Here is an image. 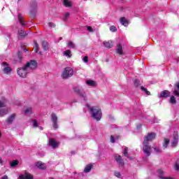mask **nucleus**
Returning <instances> with one entry per match:
<instances>
[{"mask_svg": "<svg viewBox=\"0 0 179 179\" xmlns=\"http://www.w3.org/2000/svg\"><path fill=\"white\" fill-rule=\"evenodd\" d=\"M17 73L20 78H26L27 73H30V71L28 70L27 67L24 66L23 67L18 68Z\"/></svg>", "mask_w": 179, "mask_h": 179, "instance_id": "obj_3", "label": "nucleus"}, {"mask_svg": "<svg viewBox=\"0 0 179 179\" xmlns=\"http://www.w3.org/2000/svg\"><path fill=\"white\" fill-rule=\"evenodd\" d=\"M1 179H9V178H8V176L5 175L2 176Z\"/></svg>", "mask_w": 179, "mask_h": 179, "instance_id": "obj_49", "label": "nucleus"}, {"mask_svg": "<svg viewBox=\"0 0 179 179\" xmlns=\"http://www.w3.org/2000/svg\"><path fill=\"white\" fill-rule=\"evenodd\" d=\"M115 159L117 163V164H119L120 167H122L124 164V159H122V157L120 155H116L115 157Z\"/></svg>", "mask_w": 179, "mask_h": 179, "instance_id": "obj_12", "label": "nucleus"}, {"mask_svg": "<svg viewBox=\"0 0 179 179\" xmlns=\"http://www.w3.org/2000/svg\"><path fill=\"white\" fill-rule=\"evenodd\" d=\"M18 58L20 61H22V55H20V53L18 54Z\"/></svg>", "mask_w": 179, "mask_h": 179, "instance_id": "obj_52", "label": "nucleus"}, {"mask_svg": "<svg viewBox=\"0 0 179 179\" xmlns=\"http://www.w3.org/2000/svg\"><path fill=\"white\" fill-rule=\"evenodd\" d=\"M173 94H174L175 96H176V97H179V92H178V90H175L173 91Z\"/></svg>", "mask_w": 179, "mask_h": 179, "instance_id": "obj_40", "label": "nucleus"}, {"mask_svg": "<svg viewBox=\"0 0 179 179\" xmlns=\"http://www.w3.org/2000/svg\"><path fill=\"white\" fill-rule=\"evenodd\" d=\"M2 65L3 66V73H6V75H10V73L12 72V69L9 66L8 63L3 62Z\"/></svg>", "mask_w": 179, "mask_h": 179, "instance_id": "obj_8", "label": "nucleus"}, {"mask_svg": "<svg viewBox=\"0 0 179 179\" xmlns=\"http://www.w3.org/2000/svg\"><path fill=\"white\" fill-rule=\"evenodd\" d=\"M64 55H65V57L67 58H71L72 57V52L71 50H67L64 52Z\"/></svg>", "mask_w": 179, "mask_h": 179, "instance_id": "obj_23", "label": "nucleus"}, {"mask_svg": "<svg viewBox=\"0 0 179 179\" xmlns=\"http://www.w3.org/2000/svg\"><path fill=\"white\" fill-rule=\"evenodd\" d=\"M116 52L117 54H119V55H124V52H122V45L120 43L117 45Z\"/></svg>", "mask_w": 179, "mask_h": 179, "instance_id": "obj_14", "label": "nucleus"}, {"mask_svg": "<svg viewBox=\"0 0 179 179\" xmlns=\"http://www.w3.org/2000/svg\"><path fill=\"white\" fill-rule=\"evenodd\" d=\"M31 113H33V109L31 108V107L26 108V109L24 110L25 114H31Z\"/></svg>", "mask_w": 179, "mask_h": 179, "instance_id": "obj_31", "label": "nucleus"}, {"mask_svg": "<svg viewBox=\"0 0 179 179\" xmlns=\"http://www.w3.org/2000/svg\"><path fill=\"white\" fill-rule=\"evenodd\" d=\"M17 164H19V161H17V160H14V161L10 162V165L11 167H16V166H17Z\"/></svg>", "mask_w": 179, "mask_h": 179, "instance_id": "obj_32", "label": "nucleus"}, {"mask_svg": "<svg viewBox=\"0 0 179 179\" xmlns=\"http://www.w3.org/2000/svg\"><path fill=\"white\" fill-rule=\"evenodd\" d=\"M110 142L111 143H115V138H114L113 136H110Z\"/></svg>", "mask_w": 179, "mask_h": 179, "instance_id": "obj_41", "label": "nucleus"}, {"mask_svg": "<svg viewBox=\"0 0 179 179\" xmlns=\"http://www.w3.org/2000/svg\"><path fill=\"white\" fill-rule=\"evenodd\" d=\"M141 90H143V92H145V93L147 94L148 96H150V92L148 91V89L141 87Z\"/></svg>", "mask_w": 179, "mask_h": 179, "instance_id": "obj_37", "label": "nucleus"}, {"mask_svg": "<svg viewBox=\"0 0 179 179\" xmlns=\"http://www.w3.org/2000/svg\"><path fill=\"white\" fill-rule=\"evenodd\" d=\"M170 103H171V104H176V103H177V101L176 100V96H171Z\"/></svg>", "mask_w": 179, "mask_h": 179, "instance_id": "obj_35", "label": "nucleus"}, {"mask_svg": "<svg viewBox=\"0 0 179 179\" xmlns=\"http://www.w3.org/2000/svg\"><path fill=\"white\" fill-rule=\"evenodd\" d=\"M34 51L38 52V43L36 41H34Z\"/></svg>", "mask_w": 179, "mask_h": 179, "instance_id": "obj_36", "label": "nucleus"}, {"mask_svg": "<svg viewBox=\"0 0 179 179\" xmlns=\"http://www.w3.org/2000/svg\"><path fill=\"white\" fill-rule=\"evenodd\" d=\"M20 179H33V176L30 173H24V175L20 176Z\"/></svg>", "mask_w": 179, "mask_h": 179, "instance_id": "obj_17", "label": "nucleus"}, {"mask_svg": "<svg viewBox=\"0 0 179 179\" xmlns=\"http://www.w3.org/2000/svg\"><path fill=\"white\" fill-rule=\"evenodd\" d=\"M68 45H69V48H73V49H74V48H76V45L75 43H73V42H72V41H69V42L68 43Z\"/></svg>", "mask_w": 179, "mask_h": 179, "instance_id": "obj_33", "label": "nucleus"}, {"mask_svg": "<svg viewBox=\"0 0 179 179\" xmlns=\"http://www.w3.org/2000/svg\"><path fill=\"white\" fill-rule=\"evenodd\" d=\"M92 117L94 118L96 121H100L101 120V109L96 108L94 107L90 108Z\"/></svg>", "mask_w": 179, "mask_h": 179, "instance_id": "obj_1", "label": "nucleus"}, {"mask_svg": "<svg viewBox=\"0 0 179 179\" xmlns=\"http://www.w3.org/2000/svg\"><path fill=\"white\" fill-rule=\"evenodd\" d=\"M175 170H176V171H178V170H179V164L178 163H176L175 164Z\"/></svg>", "mask_w": 179, "mask_h": 179, "instance_id": "obj_45", "label": "nucleus"}, {"mask_svg": "<svg viewBox=\"0 0 179 179\" xmlns=\"http://www.w3.org/2000/svg\"><path fill=\"white\" fill-rule=\"evenodd\" d=\"M63 4L66 8H72L73 3L69 0H63Z\"/></svg>", "mask_w": 179, "mask_h": 179, "instance_id": "obj_18", "label": "nucleus"}, {"mask_svg": "<svg viewBox=\"0 0 179 179\" xmlns=\"http://www.w3.org/2000/svg\"><path fill=\"white\" fill-rule=\"evenodd\" d=\"M176 86L178 90H179V83H176Z\"/></svg>", "mask_w": 179, "mask_h": 179, "instance_id": "obj_53", "label": "nucleus"}, {"mask_svg": "<svg viewBox=\"0 0 179 179\" xmlns=\"http://www.w3.org/2000/svg\"><path fill=\"white\" fill-rule=\"evenodd\" d=\"M115 177H117V178H121V177H122L121 173L118 171L115 172Z\"/></svg>", "mask_w": 179, "mask_h": 179, "instance_id": "obj_38", "label": "nucleus"}, {"mask_svg": "<svg viewBox=\"0 0 179 179\" xmlns=\"http://www.w3.org/2000/svg\"><path fill=\"white\" fill-rule=\"evenodd\" d=\"M143 152L146 155V156H150L152 153V147L149 145V143L143 141Z\"/></svg>", "mask_w": 179, "mask_h": 179, "instance_id": "obj_4", "label": "nucleus"}, {"mask_svg": "<svg viewBox=\"0 0 179 179\" xmlns=\"http://www.w3.org/2000/svg\"><path fill=\"white\" fill-rule=\"evenodd\" d=\"M163 179H176V178H172V177H164V178H163Z\"/></svg>", "mask_w": 179, "mask_h": 179, "instance_id": "obj_51", "label": "nucleus"}, {"mask_svg": "<svg viewBox=\"0 0 179 179\" xmlns=\"http://www.w3.org/2000/svg\"><path fill=\"white\" fill-rule=\"evenodd\" d=\"M0 164H1V166H3V160H2V158L0 157Z\"/></svg>", "mask_w": 179, "mask_h": 179, "instance_id": "obj_50", "label": "nucleus"}, {"mask_svg": "<svg viewBox=\"0 0 179 179\" xmlns=\"http://www.w3.org/2000/svg\"><path fill=\"white\" fill-rule=\"evenodd\" d=\"M86 83L88 85V86H94L96 85V82L92 80H87Z\"/></svg>", "mask_w": 179, "mask_h": 179, "instance_id": "obj_30", "label": "nucleus"}, {"mask_svg": "<svg viewBox=\"0 0 179 179\" xmlns=\"http://www.w3.org/2000/svg\"><path fill=\"white\" fill-rule=\"evenodd\" d=\"M70 15L71 14L69 13H66L64 15L63 20L64 22H66V20H68V19L69 18Z\"/></svg>", "mask_w": 179, "mask_h": 179, "instance_id": "obj_34", "label": "nucleus"}, {"mask_svg": "<svg viewBox=\"0 0 179 179\" xmlns=\"http://www.w3.org/2000/svg\"><path fill=\"white\" fill-rule=\"evenodd\" d=\"M157 173H158V177L160 179H163L164 178V171L162 169H159L157 171Z\"/></svg>", "mask_w": 179, "mask_h": 179, "instance_id": "obj_24", "label": "nucleus"}, {"mask_svg": "<svg viewBox=\"0 0 179 179\" xmlns=\"http://www.w3.org/2000/svg\"><path fill=\"white\" fill-rule=\"evenodd\" d=\"M71 76H73V69L71 67L65 68L62 72V78L63 79H68L69 78H71Z\"/></svg>", "mask_w": 179, "mask_h": 179, "instance_id": "obj_2", "label": "nucleus"}, {"mask_svg": "<svg viewBox=\"0 0 179 179\" xmlns=\"http://www.w3.org/2000/svg\"><path fill=\"white\" fill-rule=\"evenodd\" d=\"M49 179H54L53 178H50Z\"/></svg>", "mask_w": 179, "mask_h": 179, "instance_id": "obj_55", "label": "nucleus"}, {"mask_svg": "<svg viewBox=\"0 0 179 179\" xmlns=\"http://www.w3.org/2000/svg\"><path fill=\"white\" fill-rule=\"evenodd\" d=\"M48 26L49 27H55V24L52 22H49Z\"/></svg>", "mask_w": 179, "mask_h": 179, "instance_id": "obj_44", "label": "nucleus"}, {"mask_svg": "<svg viewBox=\"0 0 179 179\" xmlns=\"http://www.w3.org/2000/svg\"><path fill=\"white\" fill-rule=\"evenodd\" d=\"M156 138V134L155 133H150L148 136H146L144 138V142H147V143H149V142H152L153 139Z\"/></svg>", "mask_w": 179, "mask_h": 179, "instance_id": "obj_10", "label": "nucleus"}, {"mask_svg": "<svg viewBox=\"0 0 179 179\" xmlns=\"http://www.w3.org/2000/svg\"><path fill=\"white\" fill-rule=\"evenodd\" d=\"M83 61H84V62H85V63L89 62V57H88L87 56L84 57Z\"/></svg>", "mask_w": 179, "mask_h": 179, "instance_id": "obj_43", "label": "nucleus"}, {"mask_svg": "<svg viewBox=\"0 0 179 179\" xmlns=\"http://www.w3.org/2000/svg\"><path fill=\"white\" fill-rule=\"evenodd\" d=\"M178 143V134L174 133L173 134V141L171 142V145L173 148H176L177 146V144Z\"/></svg>", "mask_w": 179, "mask_h": 179, "instance_id": "obj_13", "label": "nucleus"}, {"mask_svg": "<svg viewBox=\"0 0 179 179\" xmlns=\"http://www.w3.org/2000/svg\"><path fill=\"white\" fill-rule=\"evenodd\" d=\"M110 31H113V32L117 31V27H115V26H111L110 27Z\"/></svg>", "mask_w": 179, "mask_h": 179, "instance_id": "obj_39", "label": "nucleus"}, {"mask_svg": "<svg viewBox=\"0 0 179 179\" xmlns=\"http://www.w3.org/2000/svg\"><path fill=\"white\" fill-rule=\"evenodd\" d=\"M87 30H88V31H93L92 27H87Z\"/></svg>", "mask_w": 179, "mask_h": 179, "instance_id": "obj_48", "label": "nucleus"}, {"mask_svg": "<svg viewBox=\"0 0 179 179\" xmlns=\"http://www.w3.org/2000/svg\"><path fill=\"white\" fill-rule=\"evenodd\" d=\"M159 97H170V92L168 90L162 91L159 94Z\"/></svg>", "mask_w": 179, "mask_h": 179, "instance_id": "obj_19", "label": "nucleus"}, {"mask_svg": "<svg viewBox=\"0 0 179 179\" xmlns=\"http://www.w3.org/2000/svg\"><path fill=\"white\" fill-rule=\"evenodd\" d=\"M25 36H27V33H26V31H23L22 29H20L18 31V37H19V38H22V37H25Z\"/></svg>", "mask_w": 179, "mask_h": 179, "instance_id": "obj_21", "label": "nucleus"}, {"mask_svg": "<svg viewBox=\"0 0 179 179\" xmlns=\"http://www.w3.org/2000/svg\"><path fill=\"white\" fill-rule=\"evenodd\" d=\"M18 22H20L22 27H24V26H26V22L23 19V16L22 15V14H18Z\"/></svg>", "mask_w": 179, "mask_h": 179, "instance_id": "obj_15", "label": "nucleus"}, {"mask_svg": "<svg viewBox=\"0 0 179 179\" xmlns=\"http://www.w3.org/2000/svg\"><path fill=\"white\" fill-rule=\"evenodd\" d=\"M153 149H154L155 152H156L157 153H159L160 148H159L157 147H154Z\"/></svg>", "mask_w": 179, "mask_h": 179, "instance_id": "obj_42", "label": "nucleus"}, {"mask_svg": "<svg viewBox=\"0 0 179 179\" xmlns=\"http://www.w3.org/2000/svg\"><path fill=\"white\" fill-rule=\"evenodd\" d=\"M103 45L106 47V48H111V47H113V41L103 42Z\"/></svg>", "mask_w": 179, "mask_h": 179, "instance_id": "obj_25", "label": "nucleus"}, {"mask_svg": "<svg viewBox=\"0 0 179 179\" xmlns=\"http://www.w3.org/2000/svg\"><path fill=\"white\" fill-rule=\"evenodd\" d=\"M134 85L135 86H139V80H134Z\"/></svg>", "mask_w": 179, "mask_h": 179, "instance_id": "obj_47", "label": "nucleus"}, {"mask_svg": "<svg viewBox=\"0 0 179 179\" xmlns=\"http://www.w3.org/2000/svg\"><path fill=\"white\" fill-rule=\"evenodd\" d=\"M33 127H34L35 128H37V127H38L37 121L33 120Z\"/></svg>", "mask_w": 179, "mask_h": 179, "instance_id": "obj_46", "label": "nucleus"}, {"mask_svg": "<svg viewBox=\"0 0 179 179\" xmlns=\"http://www.w3.org/2000/svg\"><path fill=\"white\" fill-rule=\"evenodd\" d=\"M42 47H43V50H44L45 51H48V50L50 49V46H49V45H48V43H47V42H45V41H43V42H42Z\"/></svg>", "mask_w": 179, "mask_h": 179, "instance_id": "obj_22", "label": "nucleus"}, {"mask_svg": "<svg viewBox=\"0 0 179 179\" xmlns=\"http://www.w3.org/2000/svg\"><path fill=\"white\" fill-rule=\"evenodd\" d=\"M27 51H28L27 49H24V52H27Z\"/></svg>", "mask_w": 179, "mask_h": 179, "instance_id": "obj_54", "label": "nucleus"}, {"mask_svg": "<svg viewBox=\"0 0 179 179\" xmlns=\"http://www.w3.org/2000/svg\"><path fill=\"white\" fill-rule=\"evenodd\" d=\"M123 155L124 156H125L126 157H127V159H129L131 160V158L129 157V155H128V148H124V150H123Z\"/></svg>", "mask_w": 179, "mask_h": 179, "instance_id": "obj_29", "label": "nucleus"}, {"mask_svg": "<svg viewBox=\"0 0 179 179\" xmlns=\"http://www.w3.org/2000/svg\"><path fill=\"white\" fill-rule=\"evenodd\" d=\"M25 66L30 72L31 71H33L37 68V62H36V60H31L25 64Z\"/></svg>", "mask_w": 179, "mask_h": 179, "instance_id": "obj_7", "label": "nucleus"}, {"mask_svg": "<svg viewBox=\"0 0 179 179\" xmlns=\"http://www.w3.org/2000/svg\"><path fill=\"white\" fill-rule=\"evenodd\" d=\"M93 168V165L92 164H89L84 169V173H90L92 169Z\"/></svg>", "mask_w": 179, "mask_h": 179, "instance_id": "obj_20", "label": "nucleus"}, {"mask_svg": "<svg viewBox=\"0 0 179 179\" xmlns=\"http://www.w3.org/2000/svg\"><path fill=\"white\" fill-rule=\"evenodd\" d=\"M9 113V108L6 106V103L0 101V115H6Z\"/></svg>", "mask_w": 179, "mask_h": 179, "instance_id": "obj_6", "label": "nucleus"}, {"mask_svg": "<svg viewBox=\"0 0 179 179\" xmlns=\"http://www.w3.org/2000/svg\"><path fill=\"white\" fill-rule=\"evenodd\" d=\"M15 117H16V115L15 114L11 115L8 119V124H12V122H13V120H15Z\"/></svg>", "mask_w": 179, "mask_h": 179, "instance_id": "obj_27", "label": "nucleus"}, {"mask_svg": "<svg viewBox=\"0 0 179 179\" xmlns=\"http://www.w3.org/2000/svg\"><path fill=\"white\" fill-rule=\"evenodd\" d=\"M51 117L52 121L53 122V127L55 128V129H57V128H58V117H57V115H55V113H52Z\"/></svg>", "mask_w": 179, "mask_h": 179, "instance_id": "obj_11", "label": "nucleus"}, {"mask_svg": "<svg viewBox=\"0 0 179 179\" xmlns=\"http://www.w3.org/2000/svg\"><path fill=\"white\" fill-rule=\"evenodd\" d=\"M169 143H170V140H169V138H164V143L163 144V148H164V149L167 148V146H169Z\"/></svg>", "mask_w": 179, "mask_h": 179, "instance_id": "obj_28", "label": "nucleus"}, {"mask_svg": "<svg viewBox=\"0 0 179 179\" xmlns=\"http://www.w3.org/2000/svg\"><path fill=\"white\" fill-rule=\"evenodd\" d=\"M36 167H38V169H40L41 170H45V169H46V167H47V166H46L44 164H43V162H36Z\"/></svg>", "mask_w": 179, "mask_h": 179, "instance_id": "obj_16", "label": "nucleus"}, {"mask_svg": "<svg viewBox=\"0 0 179 179\" xmlns=\"http://www.w3.org/2000/svg\"><path fill=\"white\" fill-rule=\"evenodd\" d=\"M49 145H50L52 149H57V148L59 146V142L57 141L55 138H50Z\"/></svg>", "mask_w": 179, "mask_h": 179, "instance_id": "obj_9", "label": "nucleus"}, {"mask_svg": "<svg viewBox=\"0 0 179 179\" xmlns=\"http://www.w3.org/2000/svg\"><path fill=\"white\" fill-rule=\"evenodd\" d=\"M1 131H0V138H1Z\"/></svg>", "mask_w": 179, "mask_h": 179, "instance_id": "obj_56", "label": "nucleus"}, {"mask_svg": "<svg viewBox=\"0 0 179 179\" xmlns=\"http://www.w3.org/2000/svg\"><path fill=\"white\" fill-rule=\"evenodd\" d=\"M120 22L122 24H123V26H128V20H127L124 17L120 18Z\"/></svg>", "mask_w": 179, "mask_h": 179, "instance_id": "obj_26", "label": "nucleus"}, {"mask_svg": "<svg viewBox=\"0 0 179 179\" xmlns=\"http://www.w3.org/2000/svg\"><path fill=\"white\" fill-rule=\"evenodd\" d=\"M73 91L77 94H79L80 97H83V99H84V100H86V97H87L86 92H85V90L82 87H75L73 88Z\"/></svg>", "mask_w": 179, "mask_h": 179, "instance_id": "obj_5", "label": "nucleus"}]
</instances>
